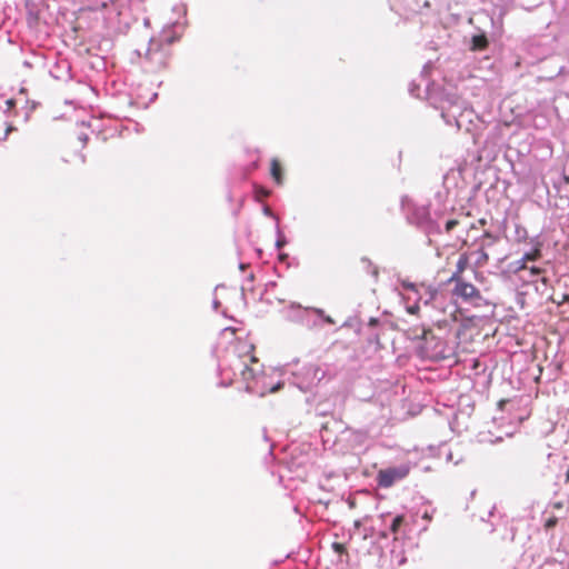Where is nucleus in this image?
Listing matches in <instances>:
<instances>
[{
	"label": "nucleus",
	"instance_id": "5",
	"mask_svg": "<svg viewBox=\"0 0 569 569\" xmlns=\"http://www.w3.org/2000/svg\"><path fill=\"white\" fill-rule=\"evenodd\" d=\"M287 370L291 373V383L303 392L310 391L326 377V370L315 363L299 367L296 362L288 365Z\"/></svg>",
	"mask_w": 569,
	"mask_h": 569
},
{
	"label": "nucleus",
	"instance_id": "15",
	"mask_svg": "<svg viewBox=\"0 0 569 569\" xmlns=\"http://www.w3.org/2000/svg\"><path fill=\"white\" fill-rule=\"evenodd\" d=\"M469 263V256L466 253L460 254L457 261V270L452 273L450 281L461 280L460 273L467 268Z\"/></svg>",
	"mask_w": 569,
	"mask_h": 569
},
{
	"label": "nucleus",
	"instance_id": "33",
	"mask_svg": "<svg viewBox=\"0 0 569 569\" xmlns=\"http://www.w3.org/2000/svg\"><path fill=\"white\" fill-rule=\"evenodd\" d=\"M422 519H425L427 522L431 521V519H432V511H428V510H426V511L422 513Z\"/></svg>",
	"mask_w": 569,
	"mask_h": 569
},
{
	"label": "nucleus",
	"instance_id": "8",
	"mask_svg": "<svg viewBox=\"0 0 569 569\" xmlns=\"http://www.w3.org/2000/svg\"><path fill=\"white\" fill-rule=\"evenodd\" d=\"M410 471L407 463L388 467L378 471L376 481L380 488H390L398 481L403 480Z\"/></svg>",
	"mask_w": 569,
	"mask_h": 569
},
{
	"label": "nucleus",
	"instance_id": "26",
	"mask_svg": "<svg viewBox=\"0 0 569 569\" xmlns=\"http://www.w3.org/2000/svg\"><path fill=\"white\" fill-rule=\"evenodd\" d=\"M527 230L523 227L517 226L516 227V237L518 241H522L527 239Z\"/></svg>",
	"mask_w": 569,
	"mask_h": 569
},
{
	"label": "nucleus",
	"instance_id": "18",
	"mask_svg": "<svg viewBox=\"0 0 569 569\" xmlns=\"http://www.w3.org/2000/svg\"><path fill=\"white\" fill-rule=\"evenodd\" d=\"M470 257H476L475 263L478 266L483 264L488 260V254L482 249L472 251Z\"/></svg>",
	"mask_w": 569,
	"mask_h": 569
},
{
	"label": "nucleus",
	"instance_id": "50",
	"mask_svg": "<svg viewBox=\"0 0 569 569\" xmlns=\"http://www.w3.org/2000/svg\"><path fill=\"white\" fill-rule=\"evenodd\" d=\"M350 326V322L349 321H346L342 327H349Z\"/></svg>",
	"mask_w": 569,
	"mask_h": 569
},
{
	"label": "nucleus",
	"instance_id": "28",
	"mask_svg": "<svg viewBox=\"0 0 569 569\" xmlns=\"http://www.w3.org/2000/svg\"><path fill=\"white\" fill-rule=\"evenodd\" d=\"M420 302L418 301V299L416 298V301L415 303L410 305L407 307V311L410 313V315H417L420 310Z\"/></svg>",
	"mask_w": 569,
	"mask_h": 569
},
{
	"label": "nucleus",
	"instance_id": "4",
	"mask_svg": "<svg viewBox=\"0 0 569 569\" xmlns=\"http://www.w3.org/2000/svg\"><path fill=\"white\" fill-rule=\"evenodd\" d=\"M284 320L300 325L309 330H320L325 325L335 326L336 321L326 315L323 309L303 307L298 302H290L281 310Z\"/></svg>",
	"mask_w": 569,
	"mask_h": 569
},
{
	"label": "nucleus",
	"instance_id": "21",
	"mask_svg": "<svg viewBox=\"0 0 569 569\" xmlns=\"http://www.w3.org/2000/svg\"><path fill=\"white\" fill-rule=\"evenodd\" d=\"M63 67H64V74L63 73H58L54 70H50L51 76L53 78H56V79H59V80L70 79L71 76H70V66H69V63L63 62Z\"/></svg>",
	"mask_w": 569,
	"mask_h": 569
},
{
	"label": "nucleus",
	"instance_id": "20",
	"mask_svg": "<svg viewBox=\"0 0 569 569\" xmlns=\"http://www.w3.org/2000/svg\"><path fill=\"white\" fill-rule=\"evenodd\" d=\"M276 233H277L276 248L281 249L287 244V239H286L283 232L281 231L279 223H277V226H276Z\"/></svg>",
	"mask_w": 569,
	"mask_h": 569
},
{
	"label": "nucleus",
	"instance_id": "51",
	"mask_svg": "<svg viewBox=\"0 0 569 569\" xmlns=\"http://www.w3.org/2000/svg\"><path fill=\"white\" fill-rule=\"evenodd\" d=\"M411 10L415 12H420V9L412 8Z\"/></svg>",
	"mask_w": 569,
	"mask_h": 569
},
{
	"label": "nucleus",
	"instance_id": "49",
	"mask_svg": "<svg viewBox=\"0 0 569 569\" xmlns=\"http://www.w3.org/2000/svg\"><path fill=\"white\" fill-rule=\"evenodd\" d=\"M501 440H502V438H501V437H498L496 440H490V441H491L492 443H495V442H498V441H501Z\"/></svg>",
	"mask_w": 569,
	"mask_h": 569
},
{
	"label": "nucleus",
	"instance_id": "24",
	"mask_svg": "<svg viewBox=\"0 0 569 569\" xmlns=\"http://www.w3.org/2000/svg\"><path fill=\"white\" fill-rule=\"evenodd\" d=\"M361 263L363 264V268L370 272L375 278L378 277V269L373 267L372 262L368 258H362Z\"/></svg>",
	"mask_w": 569,
	"mask_h": 569
},
{
	"label": "nucleus",
	"instance_id": "27",
	"mask_svg": "<svg viewBox=\"0 0 569 569\" xmlns=\"http://www.w3.org/2000/svg\"><path fill=\"white\" fill-rule=\"evenodd\" d=\"M528 559H530L532 562H540V557L536 560L535 553L531 551V548L526 550L522 555V561L526 562Z\"/></svg>",
	"mask_w": 569,
	"mask_h": 569
},
{
	"label": "nucleus",
	"instance_id": "1",
	"mask_svg": "<svg viewBox=\"0 0 569 569\" xmlns=\"http://www.w3.org/2000/svg\"><path fill=\"white\" fill-rule=\"evenodd\" d=\"M253 345L247 340H236L224 348L218 363L220 387H228L239 379L244 385L246 392L258 397L277 392L282 388V382L272 383L264 373L263 366L253 355Z\"/></svg>",
	"mask_w": 569,
	"mask_h": 569
},
{
	"label": "nucleus",
	"instance_id": "16",
	"mask_svg": "<svg viewBox=\"0 0 569 569\" xmlns=\"http://www.w3.org/2000/svg\"><path fill=\"white\" fill-rule=\"evenodd\" d=\"M270 173L278 186L282 184L281 167L277 159L271 160Z\"/></svg>",
	"mask_w": 569,
	"mask_h": 569
},
{
	"label": "nucleus",
	"instance_id": "7",
	"mask_svg": "<svg viewBox=\"0 0 569 569\" xmlns=\"http://www.w3.org/2000/svg\"><path fill=\"white\" fill-rule=\"evenodd\" d=\"M412 339L417 340V349L422 357L432 358L442 352L441 340L429 328L416 329Z\"/></svg>",
	"mask_w": 569,
	"mask_h": 569
},
{
	"label": "nucleus",
	"instance_id": "23",
	"mask_svg": "<svg viewBox=\"0 0 569 569\" xmlns=\"http://www.w3.org/2000/svg\"><path fill=\"white\" fill-rule=\"evenodd\" d=\"M400 284L405 290L411 291L415 295L419 293L420 287L415 282H411L409 280H401Z\"/></svg>",
	"mask_w": 569,
	"mask_h": 569
},
{
	"label": "nucleus",
	"instance_id": "25",
	"mask_svg": "<svg viewBox=\"0 0 569 569\" xmlns=\"http://www.w3.org/2000/svg\"><path fill=\"white\" fill-rule=\"evenodd\" d=\"M527 270L529 271L528 281H533L535 279H537L539 276H541L543 273V269L536 267V266H532V267L528 268Z\"/></svg>",
	"mask_w": 569,
	"mask_h": 569
},
{
	"label": "nucleus",
	"instance_id": "48",
	"mask_svg": "<svg viewBox=\"0 0 569 569\" xmlns=\"http://www.w3.org/2000/svg\"><path fill=\"white\" fill-rule=\"evenodd\" d=\"M360 525H361V521H360V520H356V521H355V527H356V528H359V527H360Z\"/></svg>",
	"mask_w": 569,
	"mask_h": 569
},
{
	"label": "nucleus",
	"instance_id": "17",
	"mask_svg": "<svg viewBox=\"0 0 569 569\" xmlns=\"http://www.w3.org/2000/svg\"><path fill=\"white\" fill-rule=\"evenodd\" d=\"M403 522H405V517L402 515H397V516L392 517L390 526H389V530L392 533H398Z\"/></svg>",
	"mask_w": 569,
	"mask_h": 569
},
{
	"label": "nucleus",
	"instance_id": "29",
	"mask_svg": "<svg viewBox=\"0 0 569 569\" xmlns=\"http://www.w3.org/2000/svg\"><path fill=\"white\" fill-rule=\"evenodd\" d=\"M557 523H558V519L556 517H550L546 520L545 527H546V529H551V528L556 527Z\"/></svg>",
	"mask_w": 569,
	"mask_h": 569
},
{
	"label": "nucleus",
	"instance_id": "30",
	"mask_svg": "<svg viewBox=\"0 0 569 569\" xmlns=\"http://www.w3.org/2000/svg\"><path fill=\"white\" fill-rule=\"evenodd\" d=\"M262 212L264 216L273 218L278 221V217L273 213V211L268 206H263Z\"/></svg>",
	"mask_w": 569,
	"mask_h": 569
},
{
	"label": "nucleus",
	"instance_id": "54",
	"mask_svg": "<svg viewBox=\"0 0 569 569\" xmlns=\"http://www.w3.org/2000/svg\"><path fill=\"white\" fill-rule=\"evenodd\" d=\"M565 180H566L567 182H569V178H568V177H565Z\"/></svg>",
	"mask_w": 569,
	"mask_h": 569
},
{
	"label": "nucleus",
	"instance_id": "34",
	"mask_svg": "<svg viewBox=\"0 0 569 569\" xmlns=\"http://www.w3.org/2000/svg\"><path fill=\"white\" fill-rule=\"evenodd\" d=\"M276 286H277V282H274V281H269L268 283H266V289H264V291H266V292H269V291H270V290H272Z\"/></svg>",
	"mask_w": 569,
	"mask_h": 569
},
{
	"label": "nucleus",
	"instance_id": "36",
	"mask_svg": "<svg viewBox=\"0 0 569 569\" xmlns=\"http://www.w3.org/2000/svg\"><path fill=\"white\" fill-rule=\"evenodd\" d=\"M6 104L8 106V109H11L16 106V101L13 99H8Z\"/></svg>",
	"mask_w": 569,
	"mask_h": 569
},
{
	"label": "nucleus",
	"instance_id": "37",
	"mask_svg": "<svg viewBox=\"0 0 569 569\" xmlns=\"http://www.w3.org/2000/svg\"><path fill=\"white\" fill-rule=\"evenodd\" d=\"M212 307H213V309L217 311V310L219 309V307H220V301H219V300H217V299H214V300L212 301Z\"/></svg>",
	"mask_w": 569,
	"mask_h": 569
},
{
	"label": "nucleus",
	"instance_id": "10",
	"mask_svg": "<svg viewBox=\"0 0 569 569\" xmlns=\"http://www.w3.org/2000/svg\"><path fill=\"white\" fill-rule=\"evenodd\" d=\"M408 220L426 229L428 234L439 231V226L430 219L429 209L426 206H415L412 211L408 213Z\"/></svg>",
	"mask_w": 569,
	"mask_h": 569
},
{
	"label": "nucleus",
	"instance_id": "53",
	"mask_svg": "<svg viewBox=\"0 0 569 569\" xmlns=\"http://www.w3.org/2000/svg\"><path fill=\"white\" fill-rule=\"evenodd\" d=\"M81 160H82V162L86 161V157L83 154L81 156Z\"/></svg>",
	"mask_w": 569,
	"mask_h": 569
},
{
	"label": "nucleus",
	"instance_id": "39",
	"mask_svg": "<svg viewBox=\"0 0 569 569\" xmlns=\"http://www.w3.org/2000/svg\"><path fill=\"white\" fill-rule=\"evenodd\" d=\"M79 139L83 142V143H87L88 141V136L86 133H82L79 136Z\"/></svg>",
	"mask_w": 569,
	"mask_h": 569
},
{
	"label": "nucleus",
	"instance_id": "40",
	"mask_svg": "<svg viewBox=\"0 0 569 569\" xmlns=\"http://www.w3.org/2000/svg\"><path fill=\"white\" fill-rule=\"evenodd\" d=\"M246 289H247L246 283H243L242 287H241V297H242V299H244V297H246V295H244Z\"/></svg>",
	"mask_w": 569,
	"mask_h": 569
},
{
	"label": "nucleus",
	"instance_id": "44",
	"mask_svg": "<svg viewBox=\"0 0 569 569\" xmlns=\"http://www.w3.org/2000/svg\"><path fill=\"white\" fill-rule=\"evenodd\" d=\"M13 130V128L10 126L8 127V129L6 130V133H4V139L8 137L9 132Z\"/></svg>",
	"mask_w": 569,
	"mask_h": 569
},
{
	"label": "nucleus",
	"instance_id": "22",
	"mask_svg": "<svg viewBox=\"0 0 569 569\" xmlns=\"http://www.w3.org/2000/svg\"><path fill=\"white\" fill-rule=\"evenodd\" d=\"M540 257H541V250L539 248H535L533 250L526 252L522 256V259L526 262H529V261H537Z\"/></svg>",
	"mask_w": 569,
	"mask_h": 569
},
{
	"label": "nucleus",
	"instance_id": "13",
	"mask_svg": "<svg viewBox=\"0 0 569 569\" xmlns=\"http://www.w3.org/2000/svg\"><path fill=\"white\" fill-rule=\"evenodd\" d=\"M489 44L488 38L485 32L473 34L470 40V50L482 51L486 50Z\"/></svg>",
	"mask_w": 569,
	"mask_h": 569
},
{
	"label": "nucleus",
	"instance_id": "46",
	"mask_svg": "<svg viewBox=\"0 0 569 569\" xmlns=\"http://www.w3.org/2000/svg\"><path fill=\"white\" fill-rule=\"evenodd\" d=\"M239 268H240V270H244V269L247 268V264H246V263H243V262H241V263L239 264Z\"/></svg>",
	"mask_w": 569,
	"mask_h": 569
},
{
	"label": "nucleus",
	"instance_id": "9",
	"mask_svg": "<svg viewBox=\"0 0 569 569\" xmlns=\"http://www.w3.org/2000/svg\"><path fill=\"white\" fill-rule=\"evenodd\" d=\"M453 282L456 283L452 290V295L455 297L473 307H480L482 305L485 299L473 284L465 281L463 279Z\"/></svg>",
	"mask_w": 569,
	"mask_h": 569
},
{
	"label": "nucleus",
	"instance_id": "11",
	"mask_svg": "<svg viewBox=\"0 0 569 569\" xmlns=\"http://www.w3.org/2000/svg\"><path fill=\"white\" fill-rule=\"evenodd\" d=\"M342 422L331 419L325 422L320 428V437L325 446H330L336 452L338 449L339 431Z\"/></svg>",
	"mask_w": 569,
	"mask_h": 569
},
{
	"label": "nucleus",
	"instance_id": "35",
	"mask_svg": "<svg viewBox=\"0 0 569 569\" xmlns=\"http://www.w3.org/2000/svg\"><path fill=\"white\" fill-rule=\"evenodd\" d=\"M539 281H540L543 286H546V287L550 286V279H549V278H547V277H545V276H542V277L539 279Z\"/></svg>",
	"mask_w": 569,
	"mask_h": 569
},
{
	"label": "nucleus",
	"instance_id": "2",
	"mask_svg": "<svg viewBox=\"0 0 569 569\" xmlns=\"http://www.w3.org/2000/svg\"><path fill=\"white\" fill-rule=\"evenodd\" d=\"M431 68L432 63L430 61L423 66L419 79L412 80L409 84V92L416 98H422V94H425L426 100L441 111L446 124L455 126L460 130L465 119L470 121L472 110L456 92L446 90L428 79Z\"/></svg>",
	"mask_w": 569,
	"mask_h": 569
},
{
	"label": "nucleus",
	"instance_id": "3",
	"mask_svg": "<svg viewBox=\"0 0 569 569\" xmlns=\"http://www.w3.org/2000/svg\"><path fill=\"white\" fill-rule=\"evenodd\" d=\"M184 26L186 22L176 20L162 30L160 41H156L154 39L150 40L146 59L153 64V71L161 70L167 67L169 59L168 47L180 39L184 30Z\"/></svg>",
	"mask_w": 569,
	"mask_h": 569
},
{
	"label": "nucleus",
	"instance_id": "31",
	"mask_svg": "<svg viewBox=\"0 0 569 569\" xmlns=\"http://www.w3.org/2000/svg\"><path fill=\"white\" fill-rule=\"evenodd\" d=\"M457 223L458 222L456 220H448L445 224L446 231L450 232L457 226Z\"/></svg>",
	"mask_w": 569,
	"mask_h": 569
},
{
	"label": "nucleus",
	"instance_id": "52",
	"mask_svg": "<svg viewBox=\"0 0 569 569\" xmlns=\"http://www.w3.org/2000/svg\"><path fill=\"white\" fill-rule=\"evenodd\" d=\"M279 302H283L284 300L282 298H276Z\"/></svg>",
	"mask_w": 569,
	"mask_h": 569
},
{
	"label": "nucleus",
	"instance_id": "6",
	"mask_svg": "<svg viewBox=\"0 0 569 569\" xmlns=\"http://www.w3.org/2000/svg\"><path fill=\"white\" fill-rule=\"evenodd\" d=\"M338 431L337 452L339 453H348L361 449L368 439V431L365 429H352L342 426Z\"/></svg>",
	"mask_w": 569,
	"mask_h": 569
},
{
	"label": "nucleus",
	"instance_id": "43",
	"mask_svg": "<svg viewBox=\"0 0 569 569\" xmlns=\"http://www.w3.org/2000/svg\"><path fill=\"white\" fill-rule=\"evenodd\" d=\"M253 273H250L248 278L246 279V282H252L253 281Z\"/></svg>",
	"mask_w": 569,
	"mask_h": 569
},
{
	"label": "nucleus",
	"instance_id": "14",
	"mask_svg": "<svg viewBox=\"0 0 569 569\" xmlns=\"http://www.w3.org/2000/svg\"><path fill=\"white\" fill-rule=\"evenodd\" d=\"M501 519L500 515L497 513L496 506H491L487 511V518L480 516V520L490 525L489 532H493L498 526V521Z\"/></svg>",
	"mask_w": 569,
	"mask_h": 569
},
{
	"label": "nucleus",
	"instance_id": "12",
	"mask_svg": "<svg viewBox=\"0 0 569 569\" xmlns=\"http://www.w3.org/2000/svg\"><path fill=\"white\" fill-rule=\"evenodd\" d=\"M421 288L425 289V292L421 293L419 291V293L416 295L418 301L420 303H422L425 307L436 306V303L438 302V299H439L438 290L430 286L429 287L421 286Z\"/></svg>",
	"mask_w": 569,
	"mask_h": 569
},
{
	"label": "nucleus",
	"instance_id": "45",
	"mask_svg": "<svg viewBox=\"0 0 569 569\" xmlns=\"http://www.w3.org/2000/svg\"><path fill=\"white\" fill-rule=\"evenodd\" d=\"M422 7L423 8H429L430 7V2L428 0H425Z\"/></svg>",
	"mask_w": 569,
	"mask_h": 569
},
{
	"label": "nucleus",
	"instance_id": "38",
	"mask_svg": "<svg viewBox=\"0 0 569 569\" xmlns=\"http://www.w3.org/2000/svg\"><path fill=\"white\" fill-rule=\"evenodd\" d=\"M57 69H58V73H63L64 74V67H63V63L62 64H57Z\"/></svg>",
	"mask_w": 569,
	"mask_h": 569
},
{
	"label": "nucleus",
	"instance_id": "19",
	"mask_svg": "<svg viewBox=\"0 0 569 569\" xmlns=\"http://www.w3.org/2000/svg\"><path fill=\"white\" fill-rule=\"evenodd\" d=\"M510 269L513 273L526 271L528 269L527 262L521 258L510 263Z\"/></svg>",
	"mask_w": 569,
	"mask_h": 569
},
{
	"label": "nucleus",
	"instance_id": "41",
	"mask_svg": "<svg viewBox=\"0 0 569 569\" xmlns=\"http://www.w3.org/2000/svg\"><path fill=\"white\" fill-rule=\"evenodd\" d=\"M378 322H379V320H378V319H376V318H370L369 323H370L371 326H376Z\"/></svg>",
	"mask_w": 569,
	"mask_h": 569
},
{
	"label": "nucleus",
	"instance_id": "42",
	"mask_svg": "<svg viewBox=\"0 0 569 569\" xmlns=\"http://www.w3.org/2000/svg\"><path fill=\"white\" fill-rule=\"evenodd\" d=\"M565 483H568L569 482V469L566 471L565 473V479H563Z\"/></svg>",
	"mask_w": 569,
	"mask_h": 569
},
{
	"label": "nucleus",
	"instance_id": "47",
	"mask_svg": "<svg viewBox=\"0 0 569 569\" xmlns=\"http://www.w3.org/2000/svg\"><path fill=\"white\" fill-rule=\"evenodd\" d=\"M567 300H569V295L565 293V295L562 296V301H567Z\"/></svg>",
	"mask_w": 569,
	"mask_h": 569
},
{
	"label": "nucleus",
	"instance_id": "32",
	"mask_svg": "<svg viewBox=\"0 0 569 569\" xmlns=\"http://www.w3.org/2000/svg\"><path fill=\"white\" fill-rule=\"evenodd\" d=\"M177 12L181 13L183 17H186L187 14V9L183 4H180V6H176L173 8Z\"/></svg>",
	"mask_w": 569,
	"mask_h": 569
}]
</instances>
